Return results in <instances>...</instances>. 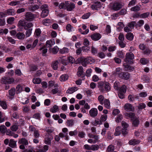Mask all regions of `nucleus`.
I'll list each match as a JSON object with an SVG mask.
<instances>
[{
  "instance_id": "nucleus-1",
  "label": "nucleus",
  "mask_w": 152,
  "mask_h": 152,
  "mask_svg": "<svg viewBox=\"0 0 152 152\" xmlns=\"http://www.w3.org/2000/svg\"><path fill=\"white\" fill-rule=\"evenodd\" d=\"M123 5V4L121 2L115 1L112 4V9L115 11H117L121 9Z\"/></svg>"
},
{
  "instance_id": "nucleus-2",
  "label": "nucleus",
  "mask_w": 152,
  "mask_h": 152,
  "mask_svg": "<svg viewBox=\"0 0 152 152\" xmlns=\"http://www.w3.org/2000/svg\"><path fill=\"white\" fill-rule=\"evenodd\" d=\"M25 17L27 20L31 21L35 18L36 16L31 12H28L25 14Z\"/></svg>"
},
{
  "instance_id": "nucleus-3",
  "label": "nucleus",
  "mask_w": 152,
  "mask_h": 152,
  "mask_svg": "<svg viewBox=\"0 0 152 152\" xmlns=\"http://www.w3.org/2000/svg\"><path fill=\"white\" fill-rule=\"evenodd\" d=\"M122 125L123 127L122 132V134L124 135L126 134L127 132V128L129 126V125L125 122L123 121L122 122Z\"/></svg>"
},
{
  "instance_id": "nucleus-4",
  "label": "nucleus",
  "mask_w": 152,
  "mask_h": 152,
  "mask_svg": "<svg viewBox=\"0 0 152 152\" xmlns=\"http://www.w3.org/2000/svg\"><path fill=\"white\" fill-rule=\"evenodd\" d=\"M94 3V4L91 6V8L93 10H98V9L100 8L102 6V4L100 2L95 1Z\"/></svg>"
},
{
  "instance_id": "nucleus-5",
  "label": "nucleus",
  "mask_w": 152,
  "mask_h": 152,
  "mask_svg": "<svg viewBox=\"0 0 152 152\" xmlns=\"http://www.w3.org/2000/svg\"><path fill=\"white\" fill-rule=\"evenodd\" d=\"M89 113L90 115L92 118L96 117L98 113L97 109L95 108H91L89 110Z\"/></svg>"
},
{
  "instance_id": "nucleus-6",
  "label": "nucleus",
  "mask_w": 152,
  "mask_h": 152,
  "mask_svg": "<svg viewBox=\"0 0 152 152\" xmlns=\"http://www.w3.org/2000/svg\"><path fill=\"white\" fill-rule=\"evenodd\" d=\"M14 80L12 78L4 77L2 79V82L4 84H11L14 82Z\"/></svg>"
},
{
  "instance_id": "nucleus-7",
  "label": "nucleus",
  "mask_w": 152,
  "mask_h": 152,
  "mask_svg": "<svg viewBox=\"0 0 152 152\" xmlns=\"http://www.w3.org/2000/svg\"><path fill=\"white\" fill-rule=\"evenodd\" d=\"M134 58V56L132 52L127 53L126 55V57L125 59V61L126 62H129V60H132Z\"/></svg>"
},
{
  "instance_id": "nucleus-8",
  "label": "nucleus",
  "mask_w": 152,
  "mask_h": 152,
  "mask_svg": "<svg viewBox=\"0 0 152 152\" xmlns=\"http://www.w3.org/2000/svg\"><path fill=\"white\" fill-rule=\"evenodd\" d=\"M119 77L122 79L128 80L129 77V74L128 72H123L120 74Z\"/></svg>"
},
{
  "instance_id": "nucleus-9",
  "label": "nucleus",
  "mask_w": 152,
  "mask_h": 152,
  "mask_svg": "<svg viewBox=\"0 0 152 152\" xmlns=\"http://www.w3.org/2000/svg\"><path fill=\"white\" fill-rule=\"evenodd\" d=\"M53 138L52 136L50 134L47 135L45 138V142L46 144H50L51 143V141Z\"/></svg>"
},
{
  "instance_id": "nucleus-10",
  "label": "nucleus",
  "mask_w": 152,
  "mask_h": 152,
  "mask_svg": "<svg viewBox=\"0 0 152 152\" xmlns=\"http://www.w3.org/2000/svg\"><path fill=\"white\" fill-rule=\"evenodd\" d=\"M98 87L100 91L102 92H104L105 91L104 85L105 83L102 81L99 82L98 83Z\"/></svg>"
},
{
  "instance_id": "nucleus-11",
  "label": "nucleus",
  "mask_w": 152,
  "mask_h": 152,
  "mask_svg": "<svg viewBox=\"0 0 152 152\" xmlns=\"http://www.w3.org/2000/svg\"><path fill=\"white\" fill-rule=\"evenodd\" d=\"M91 37L93 40L97 41L100 39L101 36L99 33H96L91 35Z\"/></svg>"
},
{
  "instance_id": "nucleus-12",
  "label": "nucleus",
  "mask_w": 152,
  "mask_h": 152,
  "mask_svg": "<svg viewBox=\"0 0 152 152\" xmlns=\"http://www.w3.org/2000/svg\"><path fill=\"white\" fill-rule=\"evenodd\" d=\"M123 66H124V70L126 71H133L134 69L133 67L132 66L130 65L126 64L125 63H124L123 64Z\"/></svg>"
},
{
  "instance_id": "nucleus-13",
  "label": "nucleus",
  "mask_w": 152,
  "mask_h": 152,
  "mask_svg": "<svg viewBox=\"0 0 152 152\" xmlns=\"http://www.w3.org/2000/svg\"><path fill=\"white\" fill-rule=\"evenodd\" d=\"M124 109L127 111H132V106L129 103H126L124 106Z\"/></svg>"
},
{
  "instance_id": "nucleus-14",
  "label": "nucleus",
  "mask_w": 152,
  "mask_h": 152,
  "mask_svg": "<svg viewBox=\"0 0 152 152\" xmlns=\"http://www.w3.org/2000/svg\"><path fill=\"white\" fill-rule=\"evenodd\" d=\"M15 89L14 88H12L9 91V96H8L9 98L12 99L13 98V96L15 94Z\"/></svg>"
},
{
  "instance_id": "nucleus-15",
  "label": "nucleus",
  "mask_w": 152,
  "mask_h": 152,
  "mask_svg": "<svg viewBox=\"0 0 152 152\" xmlns=\"http://www.w3.org/2000/svg\"><path fill=\"white\" fill-rule=\"evenodd\" d=\"M86 58L83 57H81L78 58L77 59V61L79 63H82V65L84 66H86Z\"/></svg>"
},
{
  "instance_id": "nucleus-16",
  "label": "nucleus",
  "mask_w": 152,
  "mask_h": 152,
  "mask_svg": "<svg viewBox=\"0 0 152 152\" xmlns=\"http://www.w3.org/2000/svg\"><path fill=\"white\" fill-rule=\"evenodd\" d=\"M6 15H13L15 14V12L14 10L9 9L5 11Z\"/></svg>"
},
{
  "instance_id": "nucleus-17",
  "label": "nucleus",
  "mask_w": 152,
  "mask_h": 152,
  "mask_svg": "<svg viewBox=\"0 0 152 152\" xmlns=\"http://www.w3.org/2000/svg\"><path fill=\"white\" fill-rule=\"evenodd\" d=\"M115 147L114 145H110L108 146L107 147L106 152H117L116 151H114Z\"/></svg>"
},
{
  "instance_id": "nucleus-18",
  "label": "nucleus",
  "mask_w": 152,
  "mask_h": 152,
  "mask_svg": "<svg viewBox=\"0 0 152 152\" xmlns=\"http://www.w3.org/2000/svg\"><path fill=\"white\" fill-rule=\"evenodd\" d=\"M55 44V42L54 39H51L47 41L46 43V45L47 47H51Z\"/></svg>"
},
{
  "instance_id": "nucleus-19",
  "label": "nucleus",
  "mask_w": 152,
  "mask_h": 152,
  "mask_svg": "<svg viewBox=\"0 0 152 152\" xmlns=\"http://www.w3.org/2000/svg\"><path fill=\"white\" fill-rule=\"evenodd\" d=\"M49 13V11L48 9L42 10L41 16L42 18H45L48 15Z\"/></svg>"
},
{
  "instance_id": "nucleus-20",
  "label": "nucleus",
  "mask_w": 152,
  "mask_h": 152,
  "mask_svg": "<svg viewBox=\"0 0 152 152\" xmlns=\"http://www.w3.org/2000/svg\"><path fill=\"white\" fill-rule=\"evenodd\" d=\"M58 60H56L53 62L51 64L52 68L55 70H57L58 68Z\"/></svg>"
},
{
  "instance_id": "nucleus-21",
  "label": "nucleus",
  "mask_w": 152,
  "mask_h": 152,
  "mask_svg": "<svg viewBox=\"0 0 152 152\" xmlns=\"http://www.w3.org/2000/svg\"><path fill=\"white\" fill-rule=\"evenodd\" d=\"M68 75L66 74H63L60 77V80L61 82H64L68 78Z\"/></svg>"
},
{
  "instance_id": "nucleus-22",
  "label": "nucleus",
  "mask_w": 152,
  "mask_h": 152,
  "mask_svg": "<svg viewBox=\"0 0 152 152\" xmlns=\"http://www.w3.org/2000/svg\"><path fill=\"white\" fill-rule=\"evenodd\" d=\"M16 141L12 139H11L10 140L9 145L12 148H14L16 146Z\"/></svg>"
},
{
  "instance_id": "nucleus-23",
  "label": "nucleus",
  "mask_w": 152,
  "mask_h": 152,
  "mask_svg": "<svg viewBox=\"0 0 152 152\" xmlns=\"http://www.w3.org/2000/svg\"><path fill=\"white\" fill-rule=\"evenodd\" d=\"M18 143L19 144H22L24 145H27L28 144L27 140L24 138H22L19 140Z\"/></svg>"
},
{
  "instance_id": "nucleus-24",
  "label": "nucleus",
  "mask_w": 152,
  "mask_h": 152,
  "mask_svg": "<svg viewBox=\"0 0 152 152\" xmlns=\"http://www.w3.org/2000/svg\"><path fill=\"white\" fill-rule=\"evenodd\" d=\"M18 38L20 39H23L25 37V35L23 33L18 32L16 34Z\"/></svg>"
},
{
  "instance_id": "nucleus-25",
  "label": "nucleus",
  "mask_w": 152,
  "mask_h": 152,
  "mask_svg": "<svg viewBox=\"0 0 152 152\" xmlns=\"http://www.w3.org/2000/svg\"><path fill=\"white\" fill-rule=\"evenodd\" d=\"M49 50L50 53H52L54 54H56L58 52L59 48L57 46H56L53 48H50Z\"/></svg>"
},
{
  "instance_id": "nucleus-26",
  "label": "nucleus",
  "mask_w": 152,
  "mask_h": 152,
  "mask_svg": "<svg viewBox=\"0 0 152 152\" xmlns=\"http://www.w3.org/2000/svg\"><path fill=\"white\" fill-rule=\"evenodd\" d=\"M140 142L139 140H137L132 139L129 142V144L131 145H135Z\"/></svg>"
},
{
  "instance_id": "nucleus-27",
  "label": "nucleus",
  "mask_w": 152,
  "mask_h": 152,
  "mask_svg": "<svg viewBox=\"0 0 152 152\" xmlns=\"http://www.w3.org/2000/svg\"><path fill=\"white\" fill-rule=\"evenodd\" d=\"M104 104L105 107L107 108H109L110 107V102L109 100L105 99L104 100Z\"/></svg>"
},
{
  "instance_id": "nucleus-28",
  "label": "nucleus",
  "mask_w": 152,
  "mask_h": 152,
  "mask_svg": "<svg viewBox=\"0 0 152 152\" xmlns=\"http://www.w3.org/2000/svg\"><path fill=\"white\" fill-rule=\"evenodd\" d=\"M75 4L73 3H71L67 7L66 9L68 11H72L75 8Z\"/></svg>"
},
{
  "instance_id": "nucleus-29",
  "label": "nucleus",
  "mask_w": 152,
  "mask_h": 152,
  "mask_svg": "<svg viewBox=\"0 0 152 152\" xmlns=\"http://www.w3.org/2000/svg\"><path fill=\"white\" fill-rule=\"evenodd\" d=\"M77 90V87H72L69 88V89L67 91L66 93L68 94H71L73 93Z\"/></svg>"
},
{
  "instance_id": "nucleus-30",
  "label": "nucleus",
  "mask_w": 152,
  "mask_h": 152,
  "mask_svg": "<svg viewBox=\"0 0 152 152\" xmlns=\"http://www.w3.org/2000/svg\"><path fill=\"white\" fill-rule=\"evenodd\" d=\"M0 105L4 109H6L7 108V104L5 101H0Z\"/></svg>"
},
{
  "instance_id": "nucleus-31",
  "label": "nucleus",
  "mask_w": 152,
  "mask_h": 152,
  "mask_svg": "<svg viewBox=\"0 0 152 152\" xmlns=\"http://www.w3.org/2000/svg\"><path fill=\"white\" fill-rule=\"evenodd\" d=\"M104 85V88L105 91L106 92H108L110 90V84L108 83H105V84Z\"/></svg>"
},
{
  "instance_id": "nucleus-32",
  "label": "nucleus",
  "mask_w": 152,
  "mask_h": 152,
  "mask_svg": "<svg viewBox=\"0 0 152 152\" xmlns=\"http://www.w3.org/2000/svg\"><path fill=\"white\" fill-rule=\"evenodd\" d=\"M66 123L68 126H72L74 125V120L72 119L68 120L67 121Z\"/></svg>"
},
{
  "instance_id": "nucleus-33",
  "label": "nucleus",
  "mask_w": 152,
  "mask_h": 152,
  "mask_svg": "<svg viewBox=\"0 0 152 152\" xmlns=\"http://www.w3.org/2000/svg\"><path fill=\"white\" fill-rule=\"evenodd\" d=\"M94 60L91 57H88L86 58V64H87L90 63L91 64V62H94Z\"/></svg>"
},
{
  "instance_id": "nucleus-34",
  "label": "nucleus",
  "mask_w": 152,
  "mask_h": 152,
  "mask_svg": "<svg viewBox=\"0 0 152 152\" xmlns=\"http://www.w3.org/2000/svg\"><path fill=\"white\" fill-rule=\"evenodd\" d=\"M121 128L119 126L117 127L115 130V132L114 135L115 136H118L121 133Z\"/></svg>"
},
{
  "instance_id": "nucleus-35",
  "label": "nucleus",
  "mask_w": 152,
  "mask_h": 152,
  "mask_svg": "<svg viewBox=\"0 0 152 152\" xmlns=\"http://www.w3.org/2000/svg\"><path fill=\"white\" fill-rule=\"evenodd\" d=\"M58 60L59 61H61L62 63L65 66L66 65L68 64L66 60L63 59V57H59Z\"/></svg>"
},
{
  "instance_id": "nucleus-36",
  "label": "nucleus",
  "mask_w": 152,
  "mask_h": 152,
  "mask_svg": "<svg viewBox=\"0 0 152 152\" xmlns=\"http://www.w3.org/2000/svg\"><path fill=\"white\" fill-rule=\"evenodd\" d=\"M104 97L102 95H100L98 97V100L99 102L102 105L104 104V102L103 101L104 100Z\"/></svg>"
},
{
  "instance_id": "nucleus-37",
  "label": "nucleus",
  "mask_w": 152,
  "mask_h": 152,
  "mask_svg": "<svg viewBox=\"0 0 152 152\" xmlns=\"http://www.w3.org/2000/svg\"><path fill=\"white\" fill-rule=\"evenodd\" d=\"M148 61V60L145 58H142L140 59V63L143 65L147 64Z\"/></svg>"
},
{
  "instance_id": "nucleus-38",
  "label": "nucleus",
  "mask_w": 152,
  "mask_h": 152,
  "mask_svg": "<svg viewBox=\"0 0 152 152\" xmlns=\"http://www.w3.org/2000/svg\"><path fill=\"white\" fill-rule=\"evenodd\" d=\"M7 130V127L4 125L0 126V132L3 133H4Z\"/></svg>"
},
{
  "instance_id": "nucleus-39",
  "label": "nucleus",
  "mask_w": 152,
  "mask_h": 152,
  "mask_svg": "<svg viewBox=\"0 0 152 152\" xmlns=\"http://www.w3.org/2000/svg\"><path fill=\"white\" fill-rule=\"evenodd\" d=\"M69 52L68 49L66 48H64L60 49L59 52L61 54H65L68 53Z\"/></svg>"
},
{
  "instance_id": "nucleus-40",
  "label": "nucleus",
  "mask_w": 152,
  "mask_h": 152,
  "mask_svg": "<svg viewBox=\"0 0 152 152\" xmlns=\"http://www.w3.org/2000/svg\"><path fill=\"white\" fill-rule=\"evenodd\" d=\"M77 75L78 76H80L83 74V68L81 66H79L78 69Z\"/></svg>"
},
{
  "instance_id": "nucleus-41",
  "label": "nucleus",
  "mask_w": 152,
  "mask_h": 152,
  "mask_svg": "<svg viewBox=\"0 0 152 152\" xmlns=\"http://www.w3.org/2000/svg\"><path fill=\"white\" fill-rule=\"evenodd\" d=\"M58 110V106L55 105L54 106L50 109V111L52 113H55Z\"/></svg>"
},
{
  "instance_id": "nucleus-42",
  "label": "nucleus",
  "mask_w": 152,
  "mask_h": 152,
  "mask_svg": "<svg viewBox=\"0 0 152 152\" xmlns=\"http://www.w3.org/2000/svg\"><path fill=\"white\" fill-rule=\"evenodd\" d=\"M126 38L128 40H132L133 38V34L130 32L128 33L126 35Z\"/></svg>"
},
{
  "instance_id": "nucleus-43",
  "label": "nucleus",
  "mask_w": 152,
  "mask_h": 152,
  "mask_svg": "<svg viewBox=\"0 0 152 152\" xmlns=\"http://www.w3.org/2000/svg\"><path fill=\"white\" fill-rule=\"evenodd\" d=\"M151 50L148 48H146L143 51V53L147 55H149L151 53Z\"/></svg>"
},
{
  "instance_id": "nucleus-44",
  "label": "nucleus",
  "mask_w": 152,
  "mask_h": 152,
  "mask_svg": "<svg viewBox=\"0 0 152 152\" xmlns=\"http://www.w3.org/2000/svg\"><path fill=\"white\" fill-rule=\"evenodd\" d=\"M126 86L125 85H123L121 88H119L118 90L119 91L125 93L126 91Z\"/></svg>"
},
{
  "instance_id": "nucleus-45",
  "label": "nucleus",
  "mask_w": 152,
  "mask_h": 152,
  "mask_svg": "<svg viewBox=\"0 0 152 152\" xmlns=\"http://www.w3.org/2000/svg\"><path fill=\"white\" fill-rule=\"evenodd\" d=\"M91 150L93 151L97 150L99 148V146L97 145H91Z\"/></svg>"
},
{
  "instance_id": "nucleus-46",
  "label": "nucleus",
  "mask_w": 152,
  "mask_h": 152,
  "mask_svg": "<svg viewBox=\"0 0 152 152\" xmlns=\"http://www.w3.org/2000/svg\"><path fill=\"white\" fill-rule=\"evenodd\" d=\"M122 71V69L120 67H118L116 68L115 70V74H118L119 76L120 77V74L122 72H121Z\"/></svg>"
},
{
  "instance_id": "nucleus-47",
  "label": "nucleus",
  "mask_w": 152,
  "mask_h": 152,
  "mask_svg": "<svg viewBox=\"0 0 152 152\" xmlns=\"http://www.w3.org/2000/svg\"><path fill=\"white\" fill-rule=\"evenodd\" d=\"M40 50H42V55L45 56V54L47 52V49L45 48V46H43L39 49Z\"/></svg>"
},
{
  "instance_id": "nucleus-48",
  "label": "nucleus",
  "mask_w": 152,
  "mask_h": 152,
  "mask_svg": "<svg viewBox=\"0 0 152 152\" xmlns=\"http://www.w3.org/2000/svg\"><path fill=\"white\" fill-rule=\"evenodd\" d=\"M49 87H51L53 86H54L55 87H57L58 86V84H55V83L54 81H50L49 82Z\"/></svg>"
},
{
  "instance_id": "nucleus-49",
  "label": "nucleus",
  "mask_w": 152,
  "mask_h": 152,
  "mask_svg": "<svg viewBox=\"0 0 152 152\" xmlns=\"http://www.w3.org/2000/svg\"><path fill=\"white\" fill-rule=\"evenodd\" d=\"M14 20L15 18L14 17H10L7 19V23L9 24H13Z\"/></svg>"
},
{
  "instance_id": "nucleus-50",
  "label": "nucleus",
  "mask_w": 152,
  "mask_h": 152,
  "mask_svg": "<svg viewBox=\"0 0 152 152\" xmlns=\"http://www.w3.org/2000/svg\"><path fill=\"white\" fill-rule=\"evenodd\" d=\"M41 81V80L39 78H34L33 79V82L34 84H39Z\"/></svg>"
},
{
  "instance_id": "nucleus-51",
  "label": "nucleus",
  "mask_w": 152,
  "mask_h": 152,
  "mask_svg": "<svg viewBox=\"0 0 152 152\" xmlns=\"http://www.w3.org/2000/svg\"><path fill=\"white\" fill-rule=\"evenodd\" d=\"M139 121L137 118H134L133 120V124L135 126H137L139 124Z\"/></svg>"
},
{
  "instance_id": "nucleus-52",
  "label": "nucleus",
  "mask_w": 152,
  "mask_h": 152,
  "mask_svg": "<svg viewBox=\"0 0 152 152\" xmlns=\"http://www.w3.org/2000/svg\"><path fill=\"white\" fill-rule=\"evenodd\" d=\"M107 118V115H101L100 118V120L102 122L106 121Z\"/></svg>"
},
{
  "instance_id": "nucleus-53",
  "label": "nucleus",
  "mask_w": 152,
  "mask_h": 152,
  "mask_svg": "<svg viewBox=\"0 0 152 152\" xmlns=\"http://www.w3.org/2000/svg\"><path fill=\"white\" fill-rule=\"evenodd\" d=\"M140 10V7L138 6H136L133 7L131 8V10L132 11H137Z\"/></svg>"
},
{
  "instance_id": "nucleus-54",
  "label": "nucleus",
  "mask_w": 152,
  "mask_h": 152,
  "mask_svg": "<svg viewBox=\"0 0 152 152\" xmlns=\"http://www.w3.org/2000/svg\"><path fill=\"white\" fill-rule=\"evenodd\" d=\"M22 90V88L20 85H18L16 87V90L17 93H18L21 92Z\"/></svg>"
},
{
  "instance_id": "nucleus-55",
  "label": "nucleus",
  "mask_w": 152,
  "mask_h": 152,
  "mask_svg": "<svg viewBox=\"0 0 152 152\" xmlns=\"http://www.w3.org/2000/svg\"><path fill=\"white\" fill-rule=\"evenodd\" d=\"M136 23L135 21L131 22L130 23H129L127 26L131 28H133L134 25L136 24Z\"/></svg>"
},
{
  "instance_id": "nucleus-56",
  "label": "nucleus",
  "mask_w": 152,
  "mask_h": 152,
  "mask_svg": "<svg viewBox=\"0 0 152 152\" xmlns=\"http://www.w3.org/2000/svg\"><path fill=\"white\" fill-rule=\"evenodd\" d=\"M41 33V31L39 28L36 29L35 31V34L37 37H39Z\"/></svg>"
},
{
  "instance_id": "nucleus-57",
  "label": "nucleus",
  "mask_w": 152,
  "mask_h": 152,
  "mask_svg": "<svg viewBox=\"0 0 152 152\" xmlns=\"http://www.w3.org/2000/svg\"><path fill=\"white\" fill-rule=\"evenodd\" d=\"M26 23L24 20H20L18 23V25L19 26H24L26 25Z\"/></svg>"
},
{
  "instance_id": "nucleus-58",
  "label": "nucleus",
  "mask_w": 152,
  "mask_h": 152,
  "mask_svg": "<svg viewBox=\"0 0 152 152\" xmlns=\"http://www.w3.org/2000/svg\"><path fill=\"white\" fill-rule=\"evenodd\" d=\"M32 29L27 30L26 32V37H29L31 34Z\"/></svg>"
},
{
  "instance_id": "nucleus-59",
  "label": "nucleus",
  "mask_w": 152,
  "mask_h": 152,
  "mask_svg": "<svg viewBox=\"0 0 152 152\" xmlns=\"http://www.w3.org/2000/svg\"><path fill=\"white\" fill-rule=\"evenodd\" d=\"M50 20L49 19H45L42 20V23L43 24L45 25L48 26L49 23L50 22Z\"/></svg>"
},
{
  "instance_id": "nucleus-60",
  "label": "nucleus",
  "mask_w": 152,
  "mask_h": 152,
  "mask_svg": "<svg viewBox=\"0 0 152 152\" xmlns=\"http://www.w3.org/2000/svg\"><path fill=\"white\" fill-rule=\"evenodd\" d=\"M119 86V83L115 82L114 84V88L116 90H118L119 89L120 87Z\"/></svg>"
},
{
  "instance_id": "nucleus-61",
  "label": "nucleus",
  "mask_w": 152,
  "mask_h": 152,
  "mask_svg": "<svg viewBox=\"0 0 152 152\" xmlns=\"http://www.w3.org/2000/svg\"><path fill=\"white\" fill-rule=\"evenodd\" d=\"M33 26V24L32 23L29 22L27 24H26L24 27V28L25 29H27L28 28H30Z\"/></svg>"
},
{
  "instance_id": "nucleus-62",
  "label": "nucleus",
  "mask_w": 152,
  "mask_h": 152,
  "mask_svg": "<svg viewBox=\"0 0 152 152\" xmlns=\"http://www.w3.org/2000/svg\"><path fill=\"white\" fill-rule=\"evenodd\" d=\"M123 117L122 115H119L116 119V121L117 123L120 122L122 119Z\"/></svg>"
},
{
  "instance_id": "nucleus-63",
  "label": "nucleus",
  "mask_w": 152,
  "mask_h": 152,
  "mask_svg": "<svg viewBox=\"0 0 152 152\" xmlns=\"http://www.w3.org/2000/svg\"><path fill=\"white\" fill-rule=\"evenodd\" d=\"M73 27L72 26L69 24H68L66 26V29L69 32H71L72 31V29Z\"/></svg>"
},
{
  "instance_id": "nucleus-64",
  "label": "nucleus",
  "mask_w": 152,
  "mask_h": 152,
  "mask_svg": "<svg viewBox=\"0 0 152 152\" xmlns=\"http://www.w3.org/2000/svg\"><path fill=\"white\" fill-rule=\"evenodd\" d=\"M11 129L13 131H16L18 129V126L17 125H14L11 127Z\"/></svg>"
}]
</instances>
